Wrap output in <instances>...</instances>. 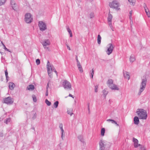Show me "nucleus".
I'll list each match as a JSON object with an SVG mask.
<instances>
[{
    "instance_id": "nucleus-1",
    "label": "nucleus",
    "mask_w": 150,
    "mask_h": 150,
    "mask_svg": "<svg viewBox=\"0 0 150 150\" xmlns=\"http://www.w3.org/2000/svg\"><path fill=\"white\" fill-rule=\"evenodd\" d=\"M147 82V79L145 76H143L142 78V82L140 85V88L138 93L139 95H140L142 92L145 89Z\"/></svg>"
},
{
    "instance_id": "nucleus-2",
    "label": "nucleus",
    "mask_w": 150,
    "mask_h": 150,
    "mask_svg": "<svg viewBox=\"0 0 150 150\" xmlns=\"http://www.w3.org/2000/svg\"><path fill=\"white\" fill-rule=\"evenodd\" d=\"M136 113L140 119H146L147 117L146 112L143 109H138Z\"/></svg>"
},
{
    "instance_id": "nucleus-3",
    "label": "nucleus",
    "mask_w": 150,
    "mask_h": 150,
    "mask_svg": "<svg viewBox=\"0 0 150 150\" xmlns=\"http://www.w3.org/2000/svg\"><path fill=\"white\" fill-rule=\"evenodd\" d=\"M107 83L108 87L111 89L117 90H119V88L117 86L113 84V81L112 79H109L107 82Z\"/></svg>"
},
{
    "instance_id": "nucleus-4",
    "label": "nucleus",
    "mask_w": 150,
    "mask_h": 150,
    "mask_svg": "<svg viewBox=\"0 0 150 150\" xmlns=\"http://www.w3.org/2000/svg\"><path fill=\"white\" fill-rule=\"evenodd\" d=\"M47 69L49 76H51V74L52 71H54L56 70L52 65L50 64L49 60L47 61Z\"/></svg>"
},
{
    "instance_id": "nucleus-5",
    "label": "nucleus",
    "mask_w": 150,
    "mask_h": 150,
    "mask_svg": "<svg viewBox=\"0 0 150 150\" xmlns=\"http://www.w3.org/2000/svg\"><path fill=\"white\" fill-rule=\"evenodd\" d=\"M62 85L65 89L71 90V83L67 80H63Z\"/></svg>"
},
{
    "instance_id": "nucleus-6",
    "label": "nucleus",
    "mask_w": 150,
    "mask_h": 150,
    "mask_svg": "<svg viewBox=\"0 0 150 150\" xmlns=\"http://www.w3.org/2000/svg\"><path fill=\"white\" fill-rule=\"evenodd\" d=\"M24 20L25 22L28 23H31L33 21V18L31 15L29 13H26L25 16Z\"/></svg>"
},
{
    "instance_id": "nucleus-7",
    "label": "nucleus",
    "mask_w": 150,
    "mask_h": 150,
    "mask_svg": "<svg viewBox=\"0 0 150 150\" xmlns=\"http://www.w3.org/2000/svg\"><path fill=\"white\" fill-rule=\"evenodd\" d=\"M107 143L106 142L101 140L99 142V150H105Z\"/></svg>"
},
{
    "instance_id": "nucleus-8",
    "label": "nucleus",
    "mask_w": 150,
    "mask_h": 150,
    "mask_svg": "<svg viewBox=\"0 0 150 150\" xmlns=\"http://www.w3.org/2000/svg\"><path fill=\"white\" fill-rule=\"evenodd\" d=\"M109 6L111 8H115L117 10L120 9V8H118L119 4L117 1H114L111 3H110Z\"/></svg>"
},
{
    "instance_id": "nucleus-9",
    "label": "nucleus",
    "mask_w": 150,
    "mask_h": 150,
    "mask_svg": "<svg viewBox=\"0 0 150 150\" xmlns=\"http://www.w3.org/2000/svg\"><path fill=\"white\" fill-rule=\"evenodd\" d=\"M38 26L40 30L42 31L45 30L47 29L45 24L42 21H39Z\"/></svg>"
},
{
    "instance_id": "nucleus-10",
    "label": "nucleus",
    "mask_w": 150,
    "mask_h": 150,
    "mask_svg": "<svg viewBox=\"0 0 150 150\" xmlns=\"http://www.w3.org/2000/svg\"><path fill=\"white\" fill-rule=\"evenodd\" d=\"M4 103L7 104H11L13 102V100L10 97L5 98L4 99Z\"/></svg>"
},
{
    "instance_id": "nucleus-11",
    "label": "nucleus",
    "mask_w": 150,
    "mask_h": 150,
    "mask_svg": "<svg viewBox=\"0 0 150 150\" xmlns=\"http://www.w3.org/2000/svg\"><path fill=\"white\" fill-rule=\"evenodd\" d=\"M108 48L106 52L107 54L109 55L112 53L114 47L111 43L109 44L108 45Z\"/></svg>"
},
{
    "instance_id": "nucleus-12",
    "label": "nucleus",
    "mask_w": 150,
    "mask_h": 150,
    "mask_svg": "<svg viewBox=\"0 0 150 150\" xmlns=\"http://www.w3.org/2000/svg\"><path fill=\"white\" fill-rule=\"evenodd\" d=\"M42 44L45 49H48V47H47V46L50 45V40L48 39L44 40L43 42H42Z\"/></svg>"
},
{
    "instance_id": "nucleus-13",
    "label": "nucleus",
    "mask_w": 150,
    "mask_h": 150,
    "mask_svg": "<svg viewBox=\"0 0 150 150\" xmlns=\"http://www.w3.org/2000/svg\"><path fill=\"white\" fill-rule=\"evenodd\" d=\"M11 4L13 9L15 11H16L17 9L16 7V5L15 1L13 0H11Z\"/></svg>"
},
{
    "instance_id": "nucleus-14",
    "label": "nucleus",
    "mask_w": 150,
    "mask_h": 150,
    "mask_svg": "<svg viewBox=\"0 0 150 150\" xmlns=\"http://www.w3.org/2000/svg\"><path fill=\"white\" fill-rule=\"evenodd\" d=\"M123 75L125 79L129 80V75L128 72L126 71L123 72Z\"/></svg>"
},
{
    "instance_id": "nucleus-15",
    "label": "nucleus",
    "mask_w": 150,
    "mask_h": 150,
    "mask_svg": "<svg viewBox=\"0 0 150 150\" xmlns=\"http://www.w3.org/2000/svg\"><path fill=\"white\" fill-rule=\"evenodd\" d=\"M134 123L135 125H138L139 122V120L137 117L135 116L134 118Z\"/></svg>"
},
{
    "instance_id": "nucleus-16",
    "label": "nucleus",
    "mask_w": 150,
    "mask_h": 150,
    "mask_svg": "<svg viewBox=\"0 0 150 150\" xmlns=\"http://www.w3.org/2000/svg\"><path fill=\"white\" fill-rule=\"evenodd\" d=\"M15 86V84L13 82H9V88L11 90L14 89Z\"/></svg>"
},
{
    "instance_id": "nucleus-17",
    "label": "nucleus",
    "mask_w": 150,
    "mask_h": 150,
    "mask_svg": "<svg viewBox=\"0 0 150 150\" xmlns=\"http://www.w3.org/2000/svg\"><path fill=\"white\" fill-rule=\"evenodd\" d=\"M108 91H107L106 89H104L102 91L103 95L105 98H106V95L108 93Z\"/></svg>"
},
{
    "instance_id": "nucleus-18",
    "label": "nucleus",
    "mask_w": 150,
    "mask_h": 150,
    "mask_svg": "<svg viewBox=\"0 0 150 150\" xmlns=\"http://www.w3.org/2000/svg\"><path fill=\"white\" fill-rule=\"evenodd\" d=\"M129 60L130 62H133L135 60V58L134 55L133 54H132L129 58Z\"/></svg>"
},
{
    "instance_id": "nucleus-19",
    "label": "nucleus",
    "mask_w": 150,
    "mask_h": 150,
    "mask_svg": "<svg viewBox=\"0 0 150 150\" xmlns=\"http://www.w3.org/2000/svg\"><path fill=\"white\" fill-rule=\"evenodd\" d=\"M34 86L33 84L30 85L29 86H28L27 88V89L29 90H34Z\"/></svg>"
},
{
    "instance_id": "nucleus-20",
    "label": "nucleus",
    "mask_w": 150,
    "mask_h": 150,
    "mask_svg": "<svg viewBox=\"0 0 150 150\" xmlns=\"http://www.w3.org/2000/svg\"><path fill=\"white\" fill-rule=\"evenodd\" d=\"M112 15L110 13H109L108 14V22H112Z\"/></svg>"
},
{
    "instance_id": "nucleus-21",
    "label": "nucleus",
    "mask_w": 150,
    "mask_h": 150,
    "mask_svg": "<svg viewBox=\"0 0 150 150\" xmlns=\"http://www.w3.org/2000/svg\"><path fill=\"white\" fill-rule=\"evenodd\" d=\"M101 37L100 35H98V36L97 41L99 44H100L101 43Z\"/></svg>"
},
{
    "instance_id": "nucleus-22",
    "label": "nucleus",
    "mask_w": 150,
    "mask_h": 150,
    "mask_svg": "<svg viewBox=\"0 0 150 150\" xmlns=\"http://www.w3.org/2000/svg\"><path fill=\"white\" fill-rule=\"evenodd\" d=\"M11 118H6L5 120V121H4V122L6 124H8L11 121Z\"/></svg>"
},
{
    "instance_id": "nucleus-23",
    "label": "nucleus",
    "mask_w": 150,
    "mask_h": 150,
    "mask_svg": "<svg viewBox=\"0 0 150 150\" xmlns=\"http://www.w3.org/2000/svg\"><path fill=\"white\" fill-rule=\"evenodd\" d=\"M105 129L104 128H102L101 130V135L102 136L104 135L105 133Z\"/></svg>"
},
{
    "instance_id": "nucleus-24",
    "label": "nucleus",
    "mask_w": 150,
    "mask_h": 150,
    "mask_svg": "<svg viewBox=\"0 0 150 150\" xmlns=\"http://www.w3.org/2000/svg\"><path fill=\"white\" fill-rule=\"evenodd\" d=\"M59 103V101H57L56 102H55L54 104V107L55 108H57L58 105V104Z\"/></svg>"
},
{
    "instance_id": "nucleus-25",
    "label": "nucleus",
    "mask_w": 150,
    "mask_h": 150,
    "mask_svg": "<svg viewBox=\"0 0 150 150\" xmlns=\"http://www.w3.org/2000/svg\"><path fill=\"white\" fill-rule=\"evenodd\" d=\"M145 11L146 13V15L149 17H150V12H149V9H145Z\"/></svg>"
},
{
    "instance_id": "nucleus-26",
    "label": "nucleus",
    "mask_w": 150,
    "mask_h": 150,
    "mask_svg": "<svg viewBox=\"0 0 150 150\" xmlns=\"http://www.w3.org/2000/svg\"><path fill=\"white\" fill-rule=\"evenodd\" d=\"M6 0H0V6L4 5Z\"/></svg>"
},
{
    "instance_id": "nucleus-27",
    "label": "nucleus",
    "mask_w": 150,
    "mask_h": 150,
    "mask_svg": "<svg viewBox=\"0 0 150 150\" xmlns=\"http://www.w3.org/2000/svg\"><path fill=\"white\" fill-rule=\"evenodd\" d=\"M78 139H79V140L81 142H83V137L81 136H79L78 137Z\"/></svg>"
},
{
    "instance_id": "nucleus-28",
    "label": "nucleus",
    "mask_w": 150,
    "mask_h": 150,
    "mask_svg": "<svg viewBox=\"0 0 150 150\" xmlns=\"http://www.w3.org/2000/svg\"><path fill=\"white\" fill-rule=\"evenodd\" d=\"M134 6L135 3V0H128Z\"/></svg>"
},
{
    "instance_id": "nucleus-29",
    "label": "nucleus",
    "mask_w": 150,
    "mask_h": 150,
    "mask_svg": "<svg viewBox=\"0 0 150 150\" xmlns=\"http://www.w3.org/2000/svg\"><path fill=\"white\" fill-rule=\"evenodd\" d=\"M45 103L48 106H50L51 104V102L48 101V100L47 99H46L45 100Z\"/></svg>"
},
{
    "instance_id": "nucleus-30",
    "label": "nucleus",
    "mask_w": 150,
    "mask_h": 150,
    "mask_svg": "<svg viewBox=\"0 0 150 150\" xmlns=\"http://www.w3.org/2000/svg\"><path fill=\"white\" fill-rule=\"evenodd\" d=\"M5 74L6 79L7 81L8 78V73L7 69H6V70H5Z\"/></svg>"
},
{
    "instance_id": "nucleus-31",
    "label": "nucleus",
    "mask_w": 150,
    "mask_h": 150,
    "mask_svg": "<svg viewBox=\"0 0 150 150\" xmlns=\"http://www.w3.org/2000/svg\"><path fill=\"white\" fill-rule=\"evenodd\" d=\"M33 101L34 102H36L37 99L36 96L35 95H33L32 96Z\"/></svg>"
},
{
    "instance_id": "nucleus-32",
    "label": "nucleus",
    "mask_w": 150,
    "mask_h": 150,
    "mask_svg": "<svg viewBox=\"0 0 150 150\" xmlns=\"http://www.w3.org/2000/svg\"><path fill=\"white\" fill-rule=\"evenodd\" d=\"M133 141L134 142V144H136V143L137 144L138 142V140L134 137L133 138Z\"/></svg>"
},
{
    "instance_id": "nucleus-33",
    "label": "nucleus",
    "mask_w": 150,
    "mask_h": 150,
    "mask_svg": "<svg viewBox=\"0 0 150 150\" xmlns=\"http://www.w3.org/2000/svg\"><path fill=\"white\" fill-rule=\"evenodd\" d=\"M107 121L108 122H111L112 124H114L115 121L114 120L111 119H108L107 120Z\"/></svg>"
},
{
    "instance_id": "nucleus-34",
    "label": "nucleus",
    "mask_w": 150,
    "mask_h": 150,
    "mask_svg": "<svg viewBox=\"0 0 150 150\" xmlns=\"http://www.w3.org/2000/svg\"><path fill=\"white\" fill-rule=\"evenodd\" d=\"M78 67L80 72H82L83 71L81 66H80V67L79 66Z\"/></svg>"
},
{
    "instance_id": "nucleus-35",
    "label": "nucleus",
    "mask_w": 150,
    "mask_h": 150,
    "mask_svg": "<svg viewBox=\"0 0 150 150\" xmlns=\"http://www.w3.org/2000/svg\"><path fill=\"white\" fill-rule=\"evenodd\" d=\"M67 112L68 114L70 115L71 116L73 114L72 110H68L67 111Z\"/></svg>"
},
{
    "instance_id": "nucleus-36",
    "label": "nucleus",
    "mask_w": 150,
    "mask_h": 150,
    "mask_svg": "<svg viewBox=\"0 0 150 150\" xmlns=\"http://www.w3.org/2000/svg\"><path fill=\"white\" fill-rule=\"evenodd\" d=\"M40 60L39 59H38L36 60V63L37 65H39L40 64Z\"/></svg>"
},
{
    "instance_id": "nucleus-37",
    "label": "nucleus",
    "mask_w": 150,
    "mask_h": 150,
    "mask_svg": "<svg viewBox=\"0 0 150 150\" xmlns=\"http://www.w3.org/2000/svg\"><path fill=\"white\" fill-rule=\"evenodd\" d=\"M134 146L135 148H137L138 146H140L141 145L138 143L134 144Z\"/></svg>"
},
{
    "instance_id": "nucleus-38",
    "label": "nucleus",
    "mask_w": 150,
    "mask_h": 150,
    "mask_svg": "<svg viewBox=\"0 0 150 150\" xmlns=\"http://www.w3.org/2000/svg\"><path fill=\"white\" fill-rule=\"evenodd\" d=\"M94 74V71L93 69L92 70L91 72H90V75H92V76H93Z\"/></svg>"
},
{
    "instance_id": "nucleus-39",
    "label": "nucleus",
    "mask_w": 150,
    "mask_h": 150,
    "mask_svg": "<svg viewBox=\"0 0 150 150\" xmlns=\"http://www.w3.org/2000/svg\"><path fill=\"white\" fill-rule=\"evenodd\" d=\"M94 16V14L93 13H91L90 14V17L91 18H93Z\"/></svg>"
},
{
    "instance_id": "nucleus-40",
    "label": "nucleus",
    "mask_w": 150,
    "mask_h": 150,
    "mask_svg": "<svg viewBox=\"0 0 150 150\" xmlns=\"http://www.w3.org/2000/svg\"><path fill=\"white\" fill-rule=\"evenodd\" d=\"M98 85H96L95 86V91L96 92H98Z\"/></svg>"
},
{
    "instance_id": "nucleus-41",
    "label": "nucleus",
    "mask_w": 150,
    "mask_h": 150,
    "mask_svg": "<svg viewBox=\"0 0 150 150\" xmlns=\"http://www.w3.org/2000/svg\"><path fill=\"white\" fill-rule=\"evenodd\" d=\"M37 117V114L36 113L34 114L33 116L32 117V119L33 120H34Z\"/></svg>"
},
{
    "instance_id": "nucleus-42",
    "label": "nucleus",
    "mask_w": 150,
    "mask_h": 150,
    "mask_svg": "<svg viewBox=\"0 0 150 150\" xmlns=\"http://www.w3.org/2000/svg\"><path fill=\"white\" fill-rule=\"evenodd\" d=\"M143 7L144 9L145 10V9H148L147 7L146 4L145 3H144V4Z\"/></svg>"
},
{
    "instance_id": "nucleus-43",
    "label": "nucleus",
    "mask_w": 150,
    "mask_h": 150,
    "mask_svg": "<svg viewBox=\"0 0 150 150\" xmlns=\"http://www.w3.org/2000/svg\"><path fill=\"white\" fill-rule=\"evenodd\" d=\"M4 50H6L7 51H8V52H11L10 51H9V50L8 49H7V48H6V46H5V45H4Z\"/></svg>"
},
{
    "instance_id": "nucleus-44",
    "label": "nucleus",
    "mask_w": 150,
    "mask_h": 150,
    "mask_svg": "<svg viewBox=\"0 0 150 150\" xmlns=\"http://www.w3.org/2000/svg\"><path fill=\"white\" fill-rule=\"evenodd\" d=\"M77 62V67H78L79 66H81V65L80 64V62H79V61H78L76 62Z\"/></svg>"
},
{
    "instance_id": "nucleus-45",
    "label": "nucleus",
    "mask_w": 150,
    "mask_h": 150,
    "mask_svg": "<svg viewBox=\"0 0 150 150\" xmlns=\"http://www.w3.org/2000/svg\"><path fill=\"white\" fill-rule=\"evenodd\" d=\"M132 11H130L129 12V17L130 19L132 17Z\"/></svg>"
},
{
    "instance_id": "nucleus-46",
    "label": "nucleus",
    "mask_w": 150,
    "mask_h": 150,
    "mask_svg": "<svg viewBox=\"0 0 150 150\" xmlns=\"http://www.w3.org/2000/svg\"><path fill=\"white\" fill-rule=\"evenodd\" d=\"M67 31L69 32H71V30L69 28V27H67Z\"/></svg>"
},
{
    "instance_id": "nucleus-47",
    "label": "nucleus",
    "mask_w": 150,
    "mask_h": 150,
    "mask_svg": "<svg viewBox=\"0 0 150 150\" xmlns=\"http://www.w3.org/2000/svg\"><path fill=\"white\" fill-rule=\"evenodd\" d=\"M108 24L110 26V27H112V22H108Z\"/></svg>"
},
{
    "instance_id": "nucleus-48",
    "label": "nucleus",
    "mask_w": 150,
    "mask_h": 150,
    "mask_svg": "<svg viewBox=\"0 0 150 150\" xmlns=\"http://www.w3.org/2000/svg\"><path fill=\"white\" fill-rule=\"evenodd\" d=\"M64 133H62L61 137L62 140L63 139V137H64V134H63Z\"/></svg>"
},
{
    "instance_id": "nucleus-49",
    "label": "nucleus",
    "mask_w": 150,
    "mask_h": 150,
    "mask_svg": "<svg viewBox=\"0 0 150 150\" xmlns=\"http://www.w3.org/2000/svg\"><path fill=\"white\" fill-rule=\"evenodd\" d=\"M68 33L70 35V37H72V33L71 31V32H69Z\"/></svg>"
},
{
    "instance_id": "nucleus-50",
    "label": "nucleus",
    "mask_w": 150,
    "mask_h": 150,
    "mask_svg": "<svg viewBox=\"0 0 150 150\" xmlns=\"http://www.w3.org/2000/svg\"><path fill=\"white\" fill-rule=\"evenodd\" d=\"M48 90H46V93H45V96H47L48 95Z\"/></svg>"
},
{
    "instance_id": "nucleus-51",
    "label": "nucleus",
    "mask_w": 150,
    "mask_h": 150,
    "mask_svg": "<svg viewBox=\"0 0 150 150\" xmlns=\"http://www.w3.org/2000/svg\"><path fill=\"white\" fill-rule=\"evenodd\" d=\"M59 127L60 129L63 128V125L62 124H60L59 125Z\"/></svg>"
},
{
    "instance_id": "nucleus-52",
    "label": "nucleus",
    "mask_w": 150,
    "mask_h": 150,
    "mask_svg": "<svg viewBox=\"0 0 150 150\" xmlns=\"http://www.w3.org/2000/svg\"><path fill=\"white\" fill-rule=\"evenodd\" d=\"M141 150H146L144 147L142 146L141 147Z\"/></svg>"
},
{
    "instance_id": "nucleus-53",
    "label": "nucleus",
    "mask_w": 150,
    "mask_h": 150,
    "mask_svg": "<svg viewBox=\"0 0 150 150\" xmlns=\"http://www.w3.org/2000/svg\"><path fill=\"white\" fill-rule=\"evenodd\" d=\"M48 87H49V83H48L47 84V86H46V90H48Z\"/></svg>"
},
{
    "instance_id": "nucleus-54",
    "label": "nucleus",
    "mask_w": 150,
    "mask_h": 150,
    "mask_svg": "<svg viewBox=\"0 0 150 150\" xmlns=\"http://www.w3.org/2000/svg\"><path fill=\"white\" fill-rule=\"evenodd\" d=\"M114 124H115L116 126H119V124L117 123V122H116V121H115V122H114Z\"/></svg>"
},
{
    "instance_id": "nucleus-55",
    "label": "nucleus",
    "mask_w": 150,
    "mask_h": 150,
    "mask_svg": "<svg viewBox=\"0 0 150 150\" xmlns=\"http://www.w3.org/2000/svg\"><path fill=\"white\" fill-rule=\"evenodd\" d=\"M60 129L61 130L62 133H64V130L63 129V128H61Z\"/></svg>"
},
{
    "instance_id": "nucleus-56",
    "label": "nucleus",
    "mask_w": 150,
    "mask_h": 150,
    "mask_svg": "<svg viewBox=\"0 0 150 150\" xmlns=\"http://www.w3.org/2000/svg\"><path fill=\"white\" fill-rule=\"evenodd\" d=\"M70 97H72V98H74V97L73 96V95H72L71 94H69V96Z\"/></svg>"
},
{
    "instance_id": "nucleus-57",
    "label": "nucleus",
    "mask_w": 150,
    "mask_h": 150,
    "mask_svg": "<svg viewBox=\"0 0 150 150\" xmlns=\"http://www.w3.org/2000/svg\"><path fill=\"white\" fill-rule=\"evenodd\" d=\"M76 62L78 61H79L78 59V57H77V56H76Z\"/></svg>"
},
{
    "instance_id": "nucleus-58",
    "label": "nucleus",
    "mask_w": 150,
    "mask_h": 150,
    "mask_svg": "<svg viewBox=\"0 0 150 150\" xmlns=\"http://www.w3.org/2000/svg\"><path fill=\"white\" fill-rule=\"evenodd\" d=\"M67 48L69 50H70V47L68 46H67Z\"/></svg>"
},
{
    "instance_id": "nucleus-59",
    "label": "nucleus",
    "mask_w": 150,
    "mask_h": 150,
    "mask_svg": "<svg viewBox=\"0 0 150 150\" xmlns=\"http://www.w3.org/2000/svg\"><path fill=\"white\" fill-rule=\"evenodd\" d=\"M54 71L55 73L57 75V72L55 70Z\"/></svg>"
},
{
    "instance_id": "nucleus-60",
    "label": "nucleus",
    "mask_w": 150,
    "mask_h": 150,
    "mask_svg": "<svg viewBox=\"0 0 150 150\" xmlns=\"http://www.w3.org/2000/svg\"><path fill=\"white\" fill-rule=\"evenodd\" d=\"M110 28H111V29L112 30V31H114V30H113V28L112 27H110Z\"/></svg>"
},
{
    "instance_id": "nucleus-61",
    "label": "nucleus",
    "mask_w": 150,
    "mask_h": 150,
    "mask_svg": "<svg viewBox=\"0 0 150 150\" xmlns=\"http://www.w3.org/2000/svg\"><path fill=\"white\" fill-rule=\"evenodd\" d=\"M90 76L91 78H92V79H93V76H92V75H90Z\"/></svg>"
},
{
    "instance_id": "nucleus-62",
    "label": "nucleus",
    "mask_w": 150,
    "mask_h": 150,
    "mask_svg": "<svg viewBox=\"0 0 150 150\" xmlns=\"http://www.w3.org/2000/svg\"><path fill=\"white\" fill-rule=\"evenodd\" d=\"M89 104H88V111H89Z\"/></svg>"
},
{
    "instance_id": "nucleus-63",
    "label": "nucleus",
    "mask_w": 150,
    "mask_h": 150,
    "mask_svg": "<svg viewBox=\"0 0 150 150\" xmlns=\"http://www.w3.org/2000/svg\"><path fill=\"white\" fill-rule=\"evenodd\" d=\"M1 44H2L4 46V44L3 43V42L2 41H1Z\"/></svg>"
},
{
    "instance_id": "nucleus-64",
    "label": "nucleus",
    "mask_w": 150,
    "mask_h": 150,
    "mask_svg": "<svg viewBox=\"0 0 150 150\" xmlns=\"http://www.w3.org/2000/svg\"><path fill=\"white\" fill-rule=\"evenodd\" d=\"M32 129L34 130H35V128L34 127H33L32 128Z\"/></svg>"
}]
</instances>
